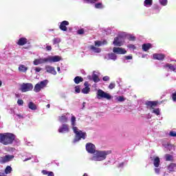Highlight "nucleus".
<instances>
[{
	"label": "nucleus",
	"mask_w": 176,
	"mask_h": 176,
	"mask_svg": "<svg viewBox=\"0 0 176 176\" xmlns=\"http://www.w3.org/2000/svg\"><path fill=\"white\" fill-rule=\"evenodd\" d=\"M58 61H61V57L60 56H49L47 58L34 59L33 64L34 65H39L40 64H45V63H58Z\"/></svg>",
	"instance_id": "1"
},
{
	"label": "nucleus",
	"mask_w": 176,
	"mask_h": 176,
	"mask_svg": "<svg viewBox=\"0 0 176 176\" xmlns=\"http://www.w3.org/2000/svg\"><path fill=\"white\" fill-rule=\"evenodd\" d=\"M16 140V135L11 133H0V142L3 145H12Z\"/></svg>",
	"instance_id": "2"
},
{
	"label": "nucleus",
	"mask_w": 176,
	"mask_h": 176,
	"mask_svg": "<svg viewBox=\"0 0 176 176\" xmlns=\"http://www.w3.org/2000/svg\"><path fill=\"white\" fill-rule=\"evenodd\" d=\"M112 153L111 151H96L93 156V160L96 162H101L102 160H105L108 155Z\"/></svg>",
	"instance_id": "3"
},
{
	"label": "nucleus",
	"mask_w": 176,
	"mask_h": 176,
	"mask_svg": "<svg viewBox=\"0 0 176 176\" xmlns=\"http://www.w3.org/2000/svg\"><path fill=\"white\" fill-rule=\"evenodd\" d=\"M97 98H98V100H101V98H105V100H111L112 96L109 94L102 91V89H99L97 91Z\"/></svg>",
	"instance_id": "4"
},
{
	"label": "nucleus",
	"mask_w": 176,
	"mask_h": 176,
	"mask_svg": "<svg viewBox=\"0 0 176 176\" xmlns=\"http://www.w3.org/2000/svg\"><path fill=\"white\" fill-rule=\"evenodd\" d=\"M47 85V80H44L43 81H41L40 82L37 83L34 86V91H35V93H39V91H41V90H42L43 87H46Z\"/></svg>",
	"instance_id": "5"
},
{
	"label": "nucleus",
	"mask_w": 176,
	"mask_h": 176,
	"mask_svg": "<svg viewBox=\"0 0 176 176\" xmlns=\"http://www.w3.org/2000/svg\"><path fill=\"white\" fill-rule=\"evenodd\" d=\"M34 89V85L31 83H23L21 87V91L25 93L27 91H31Z\"/></svg>",
	"instance_id": "6"
},
{
	"label": "nucleus",
	"mask_w": 176,
	"mask_h": 176,
	"mask_svg": "<svg viewBox=\"0 0 176 176\" xmlns=\"http://www.w3.org/2000/svg\"><path fill=\"white\" fill-rule=\"evenodd\" d=\"M157 104H159L158 101L147 100L145 102V105L146 106V108H149L150 109H155V108L157 107Z\"/></svg>",
	"instance_id": "7"
},
{
	"label": "nucleus",
	"mask_w": 176,
	"mask_h": 176,
	"mask_svg": "<svg viewBox=\"0 0 176 176\" xmlns=\"http://www.w3.org/2000/svg\"><path fill=\"white\" fill-rule=\"evenodd\" d=\"M86 151L88 153L94 154L96 152V146L92 143H87L86 144Z\"/></svg>",
	"instance_id": "8"
},
{
	"label": "nucleus",
	"mask_w": 176,
	"mask_h": 176,
	"mask_svg": "<svg viewBox=\"0 0 176 176\" xmlns=\"http://www.w3.org/2000/svg\"><path fill=\"white\" fill-rule=\"evenodd\" d=\"M86 140V133L79 131L76 134V141H80V140Z\"/></svg>",
	"instance_id": "9"
},
{
	"label": "nucleus",
	"mask_w": 176,
	"mask_h": 176,
	"mask_svg": "<svg viewBox=\"0 0 176 176\" xmlns=\"http://www.w3.org/2000/svg\"><path fill=\"white\" fill-rule=\"evenodd\" d=\"M113 52L116 53V54H126L127 51L124 48L114 47L113 48Z\"/></svg>",
	"instance_id": "10"
},
{
	"label": "nucleus",
	"mask_w": 176,
	"mask_h": 176,
	"mask_svg": "<svg viewBox=\"0 0 176 176\" xmlns=\"http://www.w3.org/2000/svg\"><path fill=\"white\" fill-rule=\"evenodd\" d=\"M13 157H14V156L10 155H7L4 157H1L0 158V162L2 164L8 163V162H10V160H12V159H13Z\"/></svg>",
	"instance_id": "11"
},
{
	"label": "nucleus",
	"mask_w": 176,
	"mask_h": 176,
	"mask_svg": "<svg viewBox=\"0 0 176 176\" xmlns=\"http://www.w3.org/2000/svg\"><path fill=\"white\" fill-rule=\"evenodd\" d=\"M67 25H69V22H68V21H63L60 23L59 28L61 30V31H68Z\"/></svg>",
	"instance_id": "12"
},
{
	"label": "nucleus",
	"mask_w": 176,
	"mask_h": 176,
	"mask_svg": "<svg viewBox=\"0 0 176 176\" xmlns=\"http://www.w3.org/2000/svg\"><path fill=\"white\" fill-rule=\"evenodd\" d=\"M46 72L48 74H52V75H57V72H56V69L52 66L47 65L45 66Z\"/></svg>",
	"instance_id": "13"
},
{
	"label": "nucleus",
	"mask_w": 176,
	"mask_h": 176,
	"mask_svg": "<svg viewBox=\"0 0 176 176\" xmlns=\"http://www.w3.org/2000/svg\"><path fill=\"white\" fill-rule=\"evenodd\" d=\"M28 42V40H27V38L25 37H21L20 38L17 42L16 44L19 46H24V45H27V43Z\"/></svg>",
	"instance_id": "14"
},
{
	"label": "nucleus",
	"mask_w": 176,
	"mask_h": 176,
	"mask_svg": "<svg viewBox=\"0 0 176 176\" xmlns=\"http://www.w3.org/2000/svg\"><path fill=\"white\" fill-rule=\"evenodd\" d=\"M113 43L114 46H122V45H123V42L122 41V36L116 37Z\"/></svg>",
	"instance_id": "15"
},
{
	"label": "nucleus",
	"mask_w": 176,
	"mask_h": 176,
	"mask_svg": "<svg viewBox=\"0 0 176 176\" xmlns=\"http://www.w3.org/2000/svg\"><path fill=\"white\" fill-rule=\"evenodd\" d=\"M69 131V128H68V125L67 124H63L62 126L58 129L59 133H68Z\"/></svg>",
	"instance_id": "16"
},
{
	"label": "nucleus",
	"mask_w": 176,
	"mask_h": 176,
	"mask_svg": "<svg viewBox=\"0 0 176 176\" xmlns=\"http://www.w3.org/2000/svg\"><path fill=\"white\" fill-rule=\"evenodd\" d=\"M153 57L154 60H159L160 61H163L166 56L163 54H153Z\"/></svg>",
	"instance_id": "17"
},
{
	"label": "nucleus",
	"mask_w": 176,
	"mask_h": 176,
	"mask_svg": "<svg viewBox=\"0 0 176 176\" xmlns=\"http://www.w3.org/2000/svg\"><path fill=\"white\" fill-rule=\"evenodd\" d=\"M175 168H176V164L175 163H170L168 166V170L170 173H173V172L175 171Z\"/></svg>",
	"instance_id": "18"
},
{
	"label": "nucleus",
	"mask_w": 176,
	"mask_h": 176,
	"mask_svg": "<svg viewBox=\"0 0 176 176\" xmlns=\"http://www.w3.org/2000/svg\"><path fill=\"white\" fill-rule=\"evenodd\" d=\"M142 50H144V52H148V50H149V49L152 48V44L144 43L142 45Z\"/></svg>",
	"instance_id": "19"
},
{
	"label": "nucleus",
	"mask_w": 176,
	"mask_h": 176,
	"mask_svg": "<svg viewBox=\"0 0 176 176\" xmlns=\"http://www.w3.org/2000/svg\"><path fill=\"white\" fill-rule=\"evenodd\" d=\"M19 72H27L28 71V67H25L24 65H19V68H18Z\"/></svg>",
	"instance_id": "20"
},
{
	"label": "nucleus",
	"mask_w": 176,
	"mask_h": 176,
	"mask_svg": "<svg viewBox=\"0 0 176 176\" xmlns=\"http://www.w3.org/2000/svg\"><path fill=\"white\" fill-rule=\"evenodd\" d=\"M153 4V0H144V6H146V8H149L150 6H152Z\"/></svg>",
	"instance_id": "21"
},
{
	"label": "nucleus",
	"mask_w": 176,
	"mask_h": 176,
	"mask_svg": "<svg viewBox=\"0 0 176 176\" xmlns=\"http://www.w3.org/2000/svg\"><path fill=\"white\" fill-rule=\"evenodd\" d=\"M153 165L155 167H159V166H160V158H159V157H155L154 160H153Z\"/></svg>",
	"instance_id": "22"
},
{
	"label": "nucleus",
	"mask_w": 176,
	"mask_h": 176,
	"mask_svg": "<svg viewBox=\"0 0 176 176\" xmlns=\"http://www.w3.org/2000/svg\"><path fill=\"white\" fill-rule=\"evenodd\" d=\"M90 50H93L95 53H100L101 49L99 47H96L94 45H90L89 46Z\"/></svg>",
	"instance_id": "23"
},
{
	"label": "nucleus",
	"mask_w": 176,
	"mask_h": 176,
	"mask_svg": "<svg viewBox=\"0 0 176 176\" xmlns=\"http://www.w3.org/2000/svg\"><path fill=\"white\" fill-rule=\"evenodd\" d=\"M74 83H76V85H79V83H80V82H83V78H82L81 76H76L74 79Z\"/></svg>",
	"instance_id": "24"
},
{
	"label": "nucleus",
	"mask_w": 176,
	"mask_h": 176,
	"mask_svg": "<svg viewBox=\"0 0 176 176\" xmlns=\"http://www.w3.org/2000/svg\"><path fill=\"white\" fill-rule=\"evenodd\" d=\"M28 108L30 109H32V111H36V104H35L34 102H30L28 103Z\"/></svg>",
	"instance_id": "25"
},
{
	"label": "nucleus",
	"mask_w": 176,
	"mask_h": 176,
	"mask_svg": "<svg viewBox=\"0 0 176 176\" xmlns=\"http://www.w3.org/2000/svg\"><path fill=\"white\" fill-rule=\"evenodd\" d=\"M42 174L43 175H47V176H54V173L52 171H47L46 170H43L41 171Z\"/></svg>",
	"instance_id": "26"
},
{
	"label": "nucleus",
	"mask_w": 176,
	"mask_h": 176,
	"mask_svg": "<svg viewBox=\"0 0 176 176\" xmlns=\"http://www.w3.org/2000/svg\"><path fill=\"white\" fill-rule=\"evenodd\" d=\"M108 57L110 60H113L114 61L118 58V56H116L115 52L109 54Z\"/></svg>",
	"instance_id": "27"
},
{
	"label": "nucleus",
	"mask_w": 176,
	"mask_h": 176,
	"mask_svg": "<svg viewBox=\"0 0 176 176\" xmlns=\"http://www.w3.org/2000/svg\"><path fill=\"white\" fill-rule=\"evenodd\" d=\"M173 159L174 158H173V155H171L170 154L165 155V160L166 162H173Z\"/></svg>",
	"instance_id": "28"
},
{
	"label": "nucleus",
	"mask_w": 176,
	"mask_h": 176,
	"mask_svg": "<svg viewBox=\"0 0 176 176\" xmlns=\"http://www.w3.org/2000/svg\"><path fill=\"white\" fill-rule=\"evenodd\" d=\"M81 92L83 94H89V93H90V87H84L82 90Z\"/></svg>",
	"instance_id": "29"
},
{
	"label": "nucleus",
	"mask_w": 176,
	"mask_h": 176,
	"mask_svg": "<svg viewBox=\"0 0 176 176\" xmlns=\"http://www.w3.org/2000/svg\"><path fill=\"white\" fill-rule=\"evenodd\" d=\"M59 120L62 122V123H66V122H68V118L65 116H61L59 117Z\"/></svg>",
	"instance_id": "30"
},
{
	"label": "nucleus",
	"mask_w": 176,
	"mask_h": 176,
	"mask_svg": "<svg viewBox=\"0 0 176 176\" xmlns=\"http://www.w3.org/2000/svg\"><path fill=\"white\" fill-rule=\"evenodd\" d=\"M71 123L72 126H76V117L75 116L72 114V118H71Z\"/></svg>",
	"instance_id": "31"
},
{
	"label": "nucleus",
	"mask_w": 176,
	"mask_h": 176,
	"mask_svg": "<svg viewBox=\"0 0 176 176\" xmlns=\"http://www.w3.org/2000/svg\"><path fill=\"white\" fill-rule=\"evenodd\" d=\"M92 79L95 83H98L100 81V78H98V76L97 74H93Z\"/></svg>",
	"instance_id": "32"
},
{
	"label": "nucleus",
	"mask_w": 176,
	"mask_h": 176,
	"mask_svg": "<svg viewBox=\"0 0 176 176\" xmlns=\"http://www.w3.org/2000/svg\"><path fill=\"white\" fill-rule=\"evenodd\" d=\"M12 166H7L6 168H5L4 173L5 174H10L12 173Z\"/></svg>",
	"instance_id": "33"
},
{
	"label": "nucleus",
	"mask_w": 176,
	"mask_h": 176,
	"mask_svg": "<svg viewBox=\"0 0 176 176\" xmlns=\"http://www.w3.org/2000/svg\"><path fill=\"white\" fill-rule=\"evenodd\" d=\"M61 42V39L60 38H54L53 39V45H58Z\"/></svg>",
	"instance_id": "34"
},
{
	"label": "nucleus",
	"mask_w": 176,
	"mask_h": 176,
	"mask_svg": "<svg viewBox=\"0 0 176 176\" xmlns=\"http://www.w3.org/2000/svg\"><path fill=\"white\" fill-rule=\"evenodd\" d=\"M160 5L162 6H167L168 1L167 0H159Z\"/></svg>",
	"instance_id": "35"
},
{
	"label": "nucleus",
	"mask_w": 176,
	"mask_h": 176,
	"mask_svg": "<svg viewBox=\"0 0 176 176\" xmlns=\"http://www.w3.org/2000/svg\"><path fill=\"white\" fill-rule=\"evenodd\" d=\"M96 9H102L104 7L102 6V3H97L95 4Z\"/></svg>",
	"instance_id": "36"
},
{
	"label": "nucleus",
	"mask_w": 176,
	"mask_h": 176,
	"mask_svg": "<svg viewBox=\"0 0 176 176\" xmlns=\"http://www.w3.org/2000/svg\"><path fill=\"white\" fill-rule=\"evenodd\" d=\"M166 67L167 68H169L170 71H175V68L174 67V65H173V64H167L166 65Z\"/></svg>",
	"instance_id": "37"
},
{
	"label": "nucleus",
	"mask_w": 176,
	"mask_h": 176,
	"mask_svg": "<svg viewBox=\"0 0 176 176\" xmlns=\"http://www.w3.org/2000/svg\"><path fill=\"white\" fill-rule=\"evenodd\" d=\"M153 113H155V115H157V116H159V115H160V109H153Z\"/></svg>",
	"instance_id": "38"
},
{
	"label": "nucleus",
	"mask_w": 176,
	"mask_h": 176,
	"mask_svg": "<svg viewBox=\"0 0 176 176\" xmlns=\"http://www.w3.org/2000/svg\"><path fill=\"white\" fill-rule=\"evenodd\" d=\"M102 45V42L100 41H95V46H97L98 47H100Z\"/></svg>",
	"instance_id": "39"
},
{
	"label": "nucleus",
	"mask_w": 176,
	"mask_h": 176,
	"mask_svg": "<svg viewBox=\"0 0 176 176\" xmlns=\"http://www.w3.org/2000/svg\"><path fill=\"white\" fill-rule=\"evenodd\" d=\"M77 34H78V35H83V34H85V30L83 29H80L77 31Z\"/></svg>",
	"instance_id": "40"
},
{
	"label": "nucleus",
	"mask_w": 176,
	"mask_h": 176,
	"mask_svg": "<svg viewBox=\"0 0 176 176\" xmlns=\"http://www.w3.org/2000/svg\"><path fill=\"white\" fill-rule=\"evenodd\" d=\"M127 47H129V49H132L133 50H135V49H136L135 45H134L133 44L128 45Z\"/></svg>",
	"instance_id": "41"
},
{
	"label": "nucleus",
	"mask_w": 176,
	"mask_h": 176,
	"mask_svg": "<svg viewBox=\"0 0 176 176\" xmlns=\"http://www.w3.org/2000/svg\"><path fill=\"white\" fill-rule=\"evenodd\" d=\"M118 101L119 102H123V101H124V97L123 96H119L118 98H117Z\"/></svg>",
	"instance_id": "42"
},
{
	"label": "nucleus",
	"mask_w": 176,
	"mask_h": 176,
	"mask_svg": "<svg viewBox=\"0 0 176 176\" xmlns=\"http://www.w3.org/2000/svg\"><path fill=\"white\" fill-rule=\"evenodd\" d=\"M115 86H116V85L115 83H110V85H109V89H110L111 90H112V89H115Z\"/></svg>",
	"instance_id": "43"
},
{
	"label": "nucleus",
	"mask_w": 176,
	"mask_h": 176,
	"mask_svg": "<svg viewBox=\"0 0 176 176\" xmlns=\"http://www.w3.org/2000/svg\"><path fill=\"white\" fill-rule=\"evenodd\" d=\"M75 91L76 93H80V87L79 85L75 87Z\"/></svg>",
	"instance_id": "44"
},
{
	"label": "nucleus",
	"mask_w": 176,
	"mask_h": 176,
	"mask_svg": "<svg viewBox=\"0 0 176 176\" xmlns=\"http://www.w3.org/2000/svg\"><path fill=\"white\" fill-rule=\"evenodd\" d=\"M17 104H18V105H23L24 104V100H23L21 99H19L17 100Z\"/></svg>",
	"instance_id": "45"
},
{
	"label": "nucleus",
	"mask_w": 176,
	"mask_h": 176,
	"mask_svg": "<svg viewBox=\"0 0 176 176\" xmlns=\"http://www.w3.org/2000/svg\"><path fill=\"white\" fill-rule=\"evenodd\" d=\"M129 41H135V36H133V35H130L128 38Z\"/></svg>",
	"instance_id": "46"
},
{
	"label": "nucleus",
	"mask_w": 176,
	"mask_h": 176,
	"mask_svg": "<svg viewBox=\"0 0 176 176\" xmlns=\"http://www.w3.org/2000/svg\"><path fill=\"white\" fill-rule=\"evenodd\" d=\"M73 127V131L74 133H75V134H76L77 133L79 132V131H78V127L75 126H72Z\"/></svg>",
	"instance_id": "47"
},
{
	"label": "nucleus",
	"mask_w": 176,
	"mask_h": 176,
	"mask_svg": "<svg viewBox=\"0 0 176 176\" xmlns=\"http://www.w3.org/2000/svg\"><path fill=\"white\" fill-rule=\"evenodd\" d=\"M169 135L170 136V137H176V132L175 131H170V133H169Z\"/></svg>",
	"instance_id": "48"
},
{
	"label": "nucleus",
	"mask_w": 176,
	"mask_h": 176,
	"mask_svg": "<svg viewBox=\"0 0 176 176\" xmlns=\"http://www.w3.org/2000/svg\"><path fill=\"white\" fill-rule=\"evenodd\" d=\"M102 80H104V82H108V80H109V76H105L102 78Z\"/></svg>",
	"instance_id": "49"
},
{
	"label": "nucleus",
	"mask_w": 176,
	"mask_h": 176,
	"mask_svg": "<svg viewBox=\"0 0 176 176\" xmlns=\"http://www.w3.org/2000/svg\"><path fill=\"white\" fill-rule=\"evenodd\" d=\"M35 72H41L42 71V68L41 67H35Z\"/></svg>",
	"instance_id": "50"
},
{
	"label": "nucleus",
	"mask_w": 176,
	"mask_h": 176,
	"mask_svg": "<svg viewBox=\"0 0 176 176\" xmlns=\"http://www.w3.org/2000/svg\"><path fill=\"white\" fill-rule=\"evenodd\" d=\"M46 50H47L48 52H50L52 50V46L47 45L46 46Z\"/></svg>",
	"instance_id": "51"
},
{
	"label": "nucleus",
	"mask_w": 176,
	"mask_h": 176,
	"mask_svg": "<svg viewBox=\"0 0 176 176\" xmlns=\"http://www.w3.org/2000/svg\"><path fill=\"white\" fill-rule=\"evenodd\" d=\"M126 60H133V56H125Z\"/></svg>",
	"instance_id": "52"
},
{
	"label": "nucleus",
	"mask_w": 176,
	"mask_h": 176,
	"mask_svg": "<svg viewBox=\"0 0 176 176\" xmlns=\"http://www.w3.org/2000/svg\"><path fill=\"white\" fill-rule=\"evenodd\" d=\"M16 116H18V118H19V119H23L24 116H23V115L21 114H16Z\"/></svg>",
	"instance_id": "53"
},
{
	"label": "nucleus",
	"mask_w": 176,
	"mask_h": 176,
	"mask_svg": "<svg viewBox=\"0 0 176 176\" xmlns=\"http://www.w3.org/2000/svg\"><path fill=\"white\" fill-rule=\"evenodd\" d=\"M155 172L157 173V174H159L160 173V168H155Z\"/></svg>",
	"instance_id": "54"
},
{
	"label": "nucleus",
	"mask_w": 176,
	"mask_h": 176,
	"mask_svg": "<svg viewBox=\"0 0 176 176\" xmlns=\"http://www.w3.org/2000/svg\"><path fill=\"white\" fill-rule=\"evenodd\" d=\"M32 159V157H30L28 158H26L23 160V162H28V160H31Z\"/></svg>",
	"instance_id": "55"
},
{
	"label": "nucleus",
	"mask_w": 176,
	"mask_h": 176,
	"mask_svg": "<svg viewBox=\"0 0 176 176\" xmlns=\"http://www.w3.org/2000/svg\"><path fill=\"white\" fill-rule=\"evenodd\" d=\"M84 86H85V87H89V82H85Z\"/></svg>",
	"instance_id": "56"
},
{
	"label": "nucleus",
	"mask_w": 176,
	"mask_h": 176,
	"mask_svg": "<svg viewBox=\"0 0 176 176\" xmlns=\"http://www.w3.org/2000/svg\"><path fill=\"white\" fill-rule=\"evenodd\" d=\"M85 107H86V102H82V109H85Z\"/></svg>",
	"instance_id": "57"
},
{
	"label": "nucleus",
	"mask_w": 176,
	"mask_h": 176,
	"mask_svg": "<svg viewBox=\"0 0 176 176\" xmlns=\"http://www.w3.org/2000/svg\"><path fill=\"white\" fill-rule=\"evenodd\" d=\"M108 43L107 42L106 40H104L102 42V45H107Z\"/></svg>",
	"instance_id": "58"
},
{
	"label": "nucleus",
	"mask_w": 176,
	"mask_h": 176,
	"mask_svg": "<svg viewBox=\"0 0 176 176\" xmlns=\"http://www.w3.org/2000/svg\"><path fill=\"white\" fill-rule=\"evenodd\" d=\"M57 71H58V72H60V67H57Z\"/></svg>",
	"instance_id": "59"
},
{
	"label": "nucleus",
	"mask_w": 176,
	"mask_h": 176,
	"mask_svg": "<svg viewBox=\"0 0 176 176\" xmlns=\"http://www.w3.org/2000/svg\"><path fill=\"white\" fill-rule=\"evenodd\" d=\"M123 164H124L123 162L120 164L119 167H123Z\"/></svg>",
	"instance_id": "60"
},
{
	"label": "nucleus",
	"mask_w": 176,
	"mask_h": 176,
	"mask_svg": "<svg viewBox=\"0 0 176 176\" xmlns=\"http://www.w3.org/2000/svg\"><path fill=\"white\" fill-rule=\"evenodd\" d=\"M47 108H50V104H47Z\"/></svg>",
	"instance_id": "61"
},
{
	"label": "nucleus",
	"mask_w": 176,
	"mask_h": 176,
	"mask_svg": "<svg viewBox=\"0 0 176 176\" xmlns=\"http://www.w3.org/2000/svg\"><path fill=\"white\" fill-rule=\"evenodd\" d=\"M2 86V81L0 80V87Z\"/></svg>",
	"instance_id": "62"
},
{
	"label": "nucleus",
	"mask_w": 176,
	"mask_h": 176,
	"mask_svg": "<svg viewBox=\"0 0 176 176\" xmlns=\"http://www.w3.org/2000/svg\"><path fill=\"white\" fill-rule=\"evenodd\" d=\"M83 176H89V175H87V173H85Z\"/></svg>",
	"instance_id": "63"
},
{
	"label": "nucleus",
	"mask_w": 176,
	"mask_h": 176,
	"mask_svg": "<svg viewBox=\"0 0 176 176\" xmlns=\"http://www.w3.org/2000/svg\"><path fill=\"white\" fill-rule=\"evenodd\" d=\"M0 119H1V116H0Z\"/></svg>",
	"instance_id": "64"
}]
</instances>
